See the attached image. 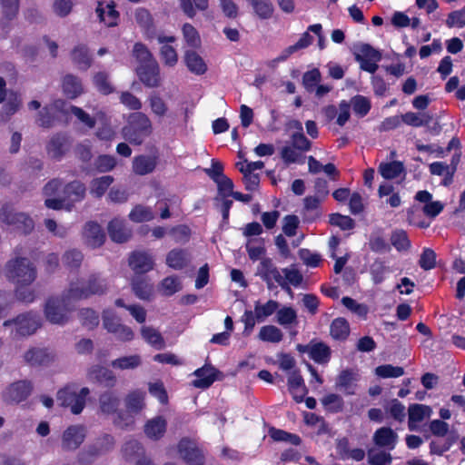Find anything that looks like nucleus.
Returning <instances> with one entry per match:
<instances>
[{
  "label": "nucleus",
  "instance_id": "obj_1",
  "mask_svg": "<svg viewBox=\"0 0 465 465\" xmlns=\"http://www.w3.org/2000/svg\"><path fill=\"white\" fill-rule=\"evenodd\" d=\"M7 277L16 285L15 296L25 302L35 300V292L28 286L36 278V269L26 258H15L6 264Z\"/></svg>",
  "mask_w": 465,
  "mask_h": 465
},
{
  "label": "nucleus",
  "instance_id": "obj_2",
  "mask_svg": "<svg viewBox=\"0 0 465 465\" xmlns=\"http://www.w3.org/2000/svg\"><path fill=\"white\" fill-rule=\"evenodd\" d=\"M61 113L67 114H73L79 122L92 129L95 125L96 119L104 120L105 114L104 112H98L94 117H92L89 114L84 112L82 108L68 104L63 100H56L53 104L47 106L41 112L38 123L43 127H49L52 125L54 117L56 114Z\"/></svg>",
  "mask_w": 465,
  "mask_h": 465
},
{
  "label": "nucleus",
  "instance_id": "obj_3",
  "mask_svg": "<svg viewBox=\"0 0 465 465\" xmlns=\"http://www.w3.org/2000/svg\"><path fill=\"white\" fill-rule=\"evenodd\" d=\"M107 289L105 280L97 274H92L87 282H71L67 290V298L86 299L92 295L103 294Z\"/></svg>",
  "mask_w": 465,
  "mask_h": 465
},
{
  "label": "nucleus",
  "instance_id": "obj_4",
  "mask_svg": "<svg viewBox=\"0 0 465 465\" xmlns=\"http://www.w3.org/2000/svg\"><path fill=\"white\" fill-rule=\"evenodd\" d=\"M75 301L67 298V291L62 297L50 298L45 306L46 320L53 324H64L69 319V312L73 310V302Z\"/></svg>",
  "mask_w": 465,
  "mask_h": 465
},
{
  "label": "nucleus",
  "instance_id": "obj_5",
  "mask_svg": "<svg viewBox=\"0 0 465 465\" xmlns=\"http://www.w3.org/2000/svg\"><path fill=\"white\" fill-rule=\"evenodd\" d=\"M152 133V123L143 113L132 114L128 125L123 129L124 139L134 144H141L143 138Z\"/></svg>",
  "mask_w": 465,
  "mask_h": 465
},
{
  "label": "nucleus",
  "instance_id": "obj_6",
  "mask_svg": "<svg viewBox=\"0 0 465 465\" xmlns=\"http://www.w3.org/2000/svg\"><path fill=\"white\" fill-rule=\"evenodd\" d=\"M63 197L49 198L45 200L46 207L54 210L66 209L71 210L73 204L84 199L85 194V186L78 181L72 182L64 186Z\"/></svg>",
  "mask_w": 465,
  "mask_h": 465
},
{
  "label": "nucleus",
  "instance_id": "obj_7",
  "mask_svg": "<svg viewBox=\"0 0 465 465\" xmlns=\"http://www.w3.org/2000/svg\"><path fill=\"white\" fill-rule=\"evenodd\" d=\"M89 394L87 388L79 389L76 385H68L57 393V401L61 405L70 407L74 414H79L85 404V398Z\"/></svg>",
  "mask_w": 465,
  "mask_h": 465
},
{
  "label": "nucleus",
  "instance_id": "obj_8",
  "mask_svg": "<svg viewBox=\"0 0 465 465\" xmlns=\"http://www.w3.org/2000/svg\"><path fill=\"white\" fill-rule=\"evenodd\" d=\"M145 392L141 390L131 391L125 398V406L129 412L126 417L119 414L114 423L121 428H127L134 424V420L133 414H137L144 407Z\"/></svg>",
  "mask_w": 465,
  "mask_h": 465
},
{
  "label": "nucleus",
  "instance_id": "obj_9",
  "mask_svg": "<svg viewBox=\"0 0 465 465\" xmlns=\"http://www.w3.org/2000/svg\"><path fill=\"white\" fill-rule=\"evenodd\" d=\"M15 325V331H12V335L15 337L28 336L36 331L41 326V319L39 315L35 313H26L17 316L12 321H5L4 322L5 327Z\"/></svg>",
  "mask_w": 465,
  "mask_h": 465
},
{
  "label": "nucleus",
  "instance_id": "obj_10",
  "mask_svg": "<svg viewBox=\"0 0 465 465\" xmlns=\"http://www.w3.org/2000/svg\"><path fill=\"white\" fill-rule=\"evenodd\" d=\"M1 220L24 233L31 232L34 228V221L27 214L13 213L12 207L7 204L2 207Z\"/></svg>",
  "mask_w": 465,
  "mask_h": 465
},
{
  "label": "nucleus",
  "instance_id": "obj_11",
  "mask_svg": "<svg viewBox=\"0 0 465 465\" xmlns=\"http://www.w3.org/2000/svg\"><path fill=\"white\" fill-rule=\"evenodd\" d=\"M180 457L189 465H203L204 456L193 440L182 439L177 446Z\"/></svg>",
  "mask_w": 465,
  "mask_h": 465
},
{
  "label": "nucleus",
  "instance_id": "obj_12",
  "mask_svg": "<svg viewBox=\"0 0 465 465\" xmlns=\"http://www.w3.org/2000/svg\"><path fill=\"white\" fill-rule=\"evenodd\" d=\"M258 275L267 283L269 289L272 288L273 282L284 286L282 272L273 264L271 259H262L258 266Z\"/></svg>",
  "mask_w": 465,
  "mask_h": 465
},
{
  "label": "nucleus",
  "instance_id": "obj_13",
  "mask_svg": "<svg viewBox=\"0 0 465 465\" xmlns=\"http://www.w3.org/2000/svg\"><path fill=\"white\" fill-rule=\"evenodd\" d=\"M86 437V430L82 425L68 427L62 436V448L65 450H74L80 447Z\"/></svg>",
  "mask_w": 465,
  "mask_h": 465
},
{
  "label": "nucleus",
  "instance_id": "obj_14",
  "mask_svg": "<svg viewBox=\"0 0 465 465\" xmlns=\"http://www.w3.org/2000/svg\"><path fill=\"white\" fill-rule=\"evenodd\" d=\"M32 385L29 381H20L12 383L4 392V399L10 402H20L25 400L32 391Z\"/></svg>",
  "mask_w": 465,
  "mask_h": 465
},
{
  "label": "nucleus",
  "instance_id": "obj_15",
  "mask_svg": "<svg viewBox=\"0 0 465 465\" xmlns=\"http://www.w3.org/2000/svg\"><path fill=\"white\" fill-rule=\"evenodd\" d=\"M140 80L148 87H156L160 84V71L156 61L141 64L137 69Z\"/></svg>",
  "mask_w": 465,
  "mask_h": 465
},
{
  "label": "nucleus",
  "instance_id": "obj_16",
  "mask_svg": "<svg viewBox=\"0 0 465 465\" xmlns=\"http://www.w3.org/2000/svg\"><path fill=\"white\" fill-rule=\"evenodd\" d=\"M288 390L296 402L303 401L307 393L304 381L298 370H293L288 374Z\"/></svg>",
  "mask_w": 465,
  "mask_h": 465
},
{
  "label": "nucleus",
  "instance_id": "obj_17",
  "mask_svg": "<svg viewBox=\"0 0 465 465\" xmlns=\"http://www.w3.org/2000/svg\"><path fill=\"white\" fill-rule=\"evenodd\" d=\"M372 440L376 446L390 451L394 450L398 441V435L391 428L382 427L374 432Z\"/></svg>",
  "mask_w": 465,
  "mask_h": 465
},
{
  "label": "nucleus",
  "instance_id": "obj_18",
  "mask_svg": "<svg viewBox=\"0 0 465 465\" xmlns=\"http://www.w3.org/2000/svg\"><path fill=\"white\" fill-rule=\"evenodd\" d=\"M129 264L135 273H145L153 268V259L146 252H134L129 258Z\"/></svg>",
  "mask_w": 465,
  "mask_h": 465
},
{
  "label": "nucleus",
  "instance_id": "obj_19",
  "mask_svg": "<svg viewBox=\"0 0 465 465\" xmlns=\"http://www.w3.org/2000/svg\"><path fill=\"white\" fill-rule=\"evenodd\" d=\"M158 42L163 45L161 47V58L163 63L168 66H174L178 61V55L175 49L169 45L168 43H173L175 41V37L173 35H159Z\"/></svg>",
  "mask_w": 465,
  "mask_h": 465
},
{
  "label": "nucleus",
  "instance_id": "obj_20",
  "mask_svg": "<svg viewBox=\"0 0 465 465\" xmlns=\"http://www.w3.org/2000/svg\"><path fill=\"white\" fill-rule=\"evenodd\" d=\"M156 155H139L133 160V171L138 175H145L153 172L157 165Z\"/></svg>",
  "mask_w": 465,
  "mask_h": 465
},
{
  "label": "nucleus",
  "instance_id": "obj_21",
  "mask_svg": "<svg viewBox=\"0 0 465 465\" xmlns=\"http://www.w3.org/2000/svg\"><path fill=\"white\" fill-rule=\"evenodd\" d=\"M191 262V255L184 249H173L166 255V264L173 270H182Z\"/></svg>",
  "mask_w": 465,
  "mask_h": 465
},
{
  "label": "nucleus",
  "instance_id": "obj_22",
  "mask_svg": "<svg viewBox=\"0 0 465 465\" xmlns=\"http://www.w3.org/2000/svg\"><path fill=\"white\" fill-rule=\"evenodd\" d=\"M432 410L430 407L423 404H412L409 407V429L415 430L418 424L425 418L431 415Z\"/></svg>",
  "mask_w": 465,
  "mask_h": 465
},
{
  "label": "nucleus",
  "instance_id": "obj_23",
  "mask_svg": "<svg viewBox=\"0 0 465 465\" xmlns=\"http://www.w3.org/2000/svg\"><path fill=\"white\" fill-rule=\"evenodd\" d=\"M108 232L115 242H124L131 237V230L126 227L124 221L117 218L109 223Z\"/></svg>",
  "mask_w": 465,
  "mask_h": 465
},
{
  "label": "nucleus",
  "instance_id": "obj_24",
  "mask_svg": "<svg viewBox=\"0 0 465 465\" xmlns=\"http://www.w3.org/2000/svg\"><path fill=\"white\" fill-rule=\"evenodd\" d=\"M196 379L193 385L196 388L206 389L210 387L216 379V370L212 366H203L196 370L193 373Z\"/></svg>",
  "mask_w": 465,
  "mask_h": 465
},
{
  "label": "nucleus",
  "instance_id": "obj_25",
  "mask_svg": "<svg viewBox=\"0 0 465 465\" xmlns=\"http://www.w3.org/2000/svg\"><path fill=\"white\" fill-rule=\"evenodd\" d=\"M114 7V4L111 2L109 4L99 3L96 8V14L100 21L107 26L117 25L119 14Z\"/></svg>",
  "mask_w": 465,
  "mask_h": 465
},
{
  "label": "nucleus",
  "instance_id": "obj_26",
  "mask_svg": "<svg viewBox=\"0 0 465 465\" xmlns=\"http://www.w3.org/2000/svg\"><path fill=\"white\" fill-rule=\"evenodd\" d=\"M166 425L167 422L163 417H154L146 422L144 433L150 439L158 440L163 436Z\"/></svg>",
  "mask_w": 465,
  "mask_h": 465
},
{
  "label": "nucleus",
  "instance_id": "obj_27",
  "mask_svg": "<svg viewBox=\"0 0 465 465\" xmlns=\"http://www.w3.org/2000/svg\"><path fill=\"white\" fill-rule=\"evenodd\" d=\"M275 319L277 323L285 329L297 325L298 323L297 312L292 306L279 307L276 312Z\"/></svg>",
  "mask_w": 465,
  "mask_h": 465
},
{
  "label": "nucleus",
  "instance_id": "obj_28",
  "mask_svg": "<svg viewBox=\"0 0 465 465\" xmlns=\"http://www.w3.org/2000/svg\"><path fill=\"white\" fill-rule=\"evenodd\" d=\"M53 359L54 354L43 348H33L25 354V361L32 365L47 364Z\"/></svg>",
  "mask_w": 465,
  "mask_h": 465
},
{
  "label": "nucleus",
  "instance_id": "obj_29",
  "mask_svg": "<svg viewBox=\"0 0 465 465\" xmlns=\"http://www.w3.org/2000/svg\"><path fill=\"white\" fill-rule=\"evenodd\" d=\"M88 375L91 380L96 381L104 386L113 387L115 384L114 374L104 367L95 366L90 370Z\"/></svg>",
  "mask_w": 465,
  "mask_h": 465
},
{
  "label": "nucleus",
  "instance_id": "obj_30",
  "mask_svg": "<svg viewBox=\"0 0 465 465\" xmlns=\"http://www.w3.org/2000/svg\"><path fill=\"white\" fill-rule=\"evenodd\" d=\"M310 358L319 364H326L331 358V349L323 342L310 343Z\"/></svg>",
  "mask_w": 465,
  "mask_h": 465
},
{
  "label": "nucleus",
  "instance_id": "obj_31",
  "mask_svg": "<svg viewBox=\"0 0 465 465\" xmlns=\"http://www.w3.org/2000/svg\"><path fill=\"white\" fill-rule=\"evenodd\" d=\"M67 150V138L60 134L54 136L47 145V153L49 156L54 159H60Z\"/></svg>",
  "mask_w": 465,
  "mask_h": 465
},
{
  "label": "nucleus",
  "instance_id": "obj_32",
  "mask_svg": "<svg viewBox=\"0 0 465 465\" xmlns=\"http://www.w3.org/2000/svg\"><path fill=\"white\" fill-rule=\"evenodd\" d=\"M84 236L88 243L93 247L103 244L105 235L101 226L96 223H88L84 227Z\"/></svg>",
  "mask_w": 465,
  "mask_h": 465
},
{
  "label": "nucleus",
  "instance_id": "obj_33",
  "mask_svg": "<svg viewBox=\"0 0 465 465\" xmlns=\"http://www.w3.org/2000/svg\"><path fill=\"white\" fill-rule=\"evenodd\" d=\"M184 59L190 72L201 75L207 71V64L195 51H187Z\"/></svg>",
  "mask_w": 465,
  "mask_h": 465
},
{
  "label": "nucleus",
  "instance_id": "obj_34",
  "mask_svg": "<svg viewBox=\"0 0 465 465\" xmlns=\"http://www.w3.org/2000/svg\"><path fill=\"white\" fill-rule=\"evenodd\" d=\"M279 307L280 303L275 300H268L264 303H262L259 301L255 302L253 311L258 318V322H263L266 318L274 313L276 314Z\"/></svg>",
  "mask_w": 465,
  "mask_h": 465
},
{
  "label": "nucleus",
  "instance_id": "obj_35",
  "mask_svg": "<svg viewBox=\"0 0 465 465\" xmlns=\"http://www.w3.org/2000/svg\"><path fill=\"white\" fill-rule=\"evenodd\" d=\"M330 334L334 340H346L350 334V324L348 321L341 317L334 319L330 326Z\"/></svg>",
  "mask_w": 465,
  "mask_h": 465
},
{
  "label": "nucleus",
  "instance_id": "obj_36",
  "mask_svg": "<svg viewBox=\"0 0 465 465\" xmlns=\"http://www.w3.org/2000/svg\"><path fill=\"white\" fill-rule=\"evenodd\" d=\"M455 170V166L449 165L442 162H434L430 164V173L433 175L443 176L444 180L442 184L445 186L451 183Z\"/></svg>",
  "mask_w": 465,
  "mask_h": 465
},
{
  "label": "nucleus",
  "instance_id": "obj_37",
  "mask_svg": "<svg viewBox=\"0 0 465 465\" xmlns=\"http://www.w3.org/2000/svg\"><path fill=\"white\" fill-rule=\"evenodd\" d=\"M114 445V438L109 434H104L96 439V440L88 448L87 453L91 456H97L110 450Z\"/></svg>",
  "mask_w": 465,
  "mask_h": 465
},
{
  "label": "nucleus",
  "instance_id": "obj_38",
  "mask_svg": "<svg viewBox=\"0 0 465 465\" xmlns=\"http://www.w3.org/2000/svg\"><path fill=\"white\" fill-rule=\"evenodd\" d=\"M258 338L265 342L279 343L283 339V332L275 325H264L260 329Z\"/></svg>",
  "mask_w": 465,
  "mask_h": 465
},
{
  "label": "nucleus",
  "instance_id": "obj_39",
  "mask_svg": "<svg viewBox=\"0 0 465 465\" xmlns=\"http://www.w3.org/2000/svg\"><path fill=\"white\" fill-rule=\"evenodd\" d=\"M63 90L68 98L74 99L83 93V86L77 77L69 74L64 78Z\"/></svg>",
  "mask_w": 465,
  "mask_h": 465
},
{
  "label": "nucleus",
  "instance_id": "obj_40",
  "mask_svg": "<svg viewBox=\"0 0 465 465\" xmlns=\"http://www.w3.org/2000/svg\"><path fill=\"white\" fill-rule=\"evenodd\" d=\"M113 182L114 177L111 175H104L94 179L90 183V193L97 198L102 197Z\"/></svg>",
  "mask_w": 465,
  "mask_h": 465
},
{
  "label": "nucleus",
  "instance_id": "obj_41",
  "mask_svg": "<svg viewBox=\"0 0 465 465\" xmlns=\"http://www.w3.org/2000/svg\"><path fill=\"white\" fill-rule=\"evenodd\" d=\"M181 8L183 13L190 18H193L196 10L205 11L209 3L208 0H180Z\"/></svg>",
  "mask_w": 465,
  "mask_h": 465
},
{
  "label": "nucleus",
  "instance_id": "obj_42",
  "mask_svg": "<svg viewBox=\"0 0 465 465\" xmlns=\"http://www.w3.org/2000/svg\"><path fill=\"white\" fill-rule=\"evenodd\" d=\"M141 335L146 342L154 348L160 350L164 347L163 338L156 329L149 326H143L141 329Z\"/></svg>",
  "mask_w": 465,
  "mask_h": 465
},
{
  "label": "nucleus",
  "instance_id": "obj_43",
  "mask_svg": "<svg viewBox=\"0 0 465 465\" xmlns=\"http://www.w3.org/2000/svg\"><path fill=\"white\" fill-rule=\"evenodd\" d=\"M22 104V100L17 94H10L5 104V113L0 114V124L5 123L11 115L15 114Z\"/></svg>",
  "mask_w": 465,
  "mask_h": 465
},
{
  "label": "nucleus",
  "instance_id": "obj_44",
  "mask_svg": "<svg viewBox=\"0 0 465 465\" xmlns=\"http://www.w3.org/2000/svg\"><path fill=\"white\" fill-rule=\"evenodd\" d=\"M404 171L403 164L401 162L382 163L379 166V172L385 179H394Z\"/></svg>",
  "mask_w": 465,
  "mask_h": 465
},
{
  "label": "nucleus",
  "instance_id": "obj_45",
  "mask_svg": "<svg viewBox=\"0 0 465 465\" xmlns=\"http://www.w3.org/2000/svg\"><path fill=\"white\" fill-rule=\"evenodd\" d=\"M73 61L81 69H87L90 67L92 59L89 54L88 49L85 45H77L72 52Z\"/></svg>",
  "mask_w": 465,
  "mask_h": 465
},
{
  "label": "nucleus",
  "instance_id": "obj_46",
  "mask_svg": "<svg viewBox=\"0 0 465 465\" xmlns=\"http://www.w3.org/2000/svg\"><path fill=\"white\" fill-rule=\"evenodd\" d=\"M249 258L257 261L265 253V247L262 239L250 238L245 244Z\"/></svg>",
  "mask_w": 465,
  "mask_h": 465
},
{
  "label": "nucleus",
  "instance_id": "obj_47",
  "mask_svg": "<svg viewBox=\"0 0 465 465\" xmlns=\"http://www.w3.org/2000/svg\"><path fill=\"white\" fill-rule=\"evenodd\" d=\"M141 362V357L135 354L118 358L113 361L111 365L114 369L133 370L140 366Z\"/></svg>",
  "mask_w": 465,
  "mask_h": 465
},
{
  "label": "nucleus",
  "instance_id": "obj_48",
  "mask_svg": "<svg viewBox=\"0 0 465 465\" xmlns=\"http://www.w3.org/2000/svg\"><path fill=\"white\" fill-rule=\"evenodd\" d=\"M342 304L357 315L359 318L365 320L369 313V308L366 304L359 303L357 301L351 297H343L341 299Z\"/></svg>",
  "mask_w": 465,
  "mask_h": 465
},
{
  "label": "nucleus",
  "instance_id": "obj_49",
  "mask_svg": "<svg viewBox=\"0 0 465 465\" xmlns=\"http://www.w3.org/2000/svg\"><path fill=\"white\" fill-rule=\"evenodd\" d=\"M355 114L359 117L365 116L371 109L370 100L362 95H355L349 103Z\"/></svg>",
  "mask_w": 465,
  "mask_h": 465
},
{
  "label": "nucleus",
  "instance_id": "obj_50",
  "mask_svg": "<svg viewBox=\"0 0 465 465\" xmlns=\"http://www.w3.org/2000/svg\"><path fill=\"white\" fill-rule=\"evenodd\" d=\"M348 441L343 439L338 443V450L342 459H352L356 461H361L365 457V452L361 449L348 450Z\"/></svg>",
  "mask_w": 465,
  "mask_h": 465
},
{
  "label": "nucleus",
  "instance_id": "obj_51",
  "mask_svg": "<svg viewBox=\"0 0 465 465\" xmlns=\"http://www.w3.org/2000/svg\"><path fill=\"white\" fill-rule=\"evenodd\" d=\"M312 36L308 32L304 33L296 44L284 50L283 54L278 58V60L284 61L294 52L308 47L312 43Z\"/></svg>",
  "mask_w": 465,
  "mask_h": 465
},
{
  "label": "nucleus",
  "instance_id": "obj_52",
  "mask_svg": "<svg viewBox=\"0 0 465 465\" xmlns=\"http://www.w3.org/2000/svg\"><path fill=\"white\" fill-rule=\"evenodd\" d=\"M372 281L375 284L382 282L391 272L390 268L382 261H375L370 269Z\"/></svg>",
  "mask_w": 465,
  "mask_h": 465
},
{
  "label": "nucleus",
  "instance_id": "obj_53",
  "mask_svg": "<svg viewBox=\"0 0 465 465\" xmlns=\"http://www.w3.org/2000/svg\"><path fill=\"white\" fill-rule=\"evenodd\" d=\"M159 288L163 295L171 296L182 289V283L178 277L169 276L162 281Z\"/></svg>",
  "mask_w": 465,
  "mask_h": 465
},
{
  "label": "nucleus",
  "instance_id": "obj_54",
  "mask_svg": "<svg viewBox=\"0 0 465 465\" xmlns=\"http://www.w3.org/2000/svg\"><path fill=\"white\" fill-rule=\"evenodd\" d=\"M130 220L135 223L148 222L154 218V214L151 208L136 205L129 214Z\"/></svg>",
  "mask_w": 465,
  "mask_h": 465
},
{
  "label": "nucleus",
  "instance_id": "obj_55",
  "mask_svg": "<svg viewBox=\"0 0 465 465\" xmlns=\"http://www.w3.org/2000/svg\"><path fill=\"white\" fill-rule=\"evenodd\" d=\"M251 4L255 14L261 19H268L273 14V5L271 0H253Z\"/></svg>",
  "mask_w": 465,
  "mask_h": 465
},
{
  "label": "nucleus",
  "instance_id": "obj_56",
  "mask_svg": "<svg viewBox=\"0 0 465 465\" xmlns=\"http://www.w3.org/2000/svg\"><path fill=\"white\" fill-rule=\"evenodd\" d=\"M119 405V399L113 392H105L100 397V408L104 413H113Z\"/></svg>",
  "mask_w": 465,
  "mask_h": 465
},
{
  "label": "nucleus",
  "instance_id": "obj_57",
  "mask_svg": "<svg viewBox=\"0 0 465 465\" xmlns=\"http://www.w3.org/2000/svg\"><path fill=\"white\" fill-rule=\"evenodd\" d=\"M148 102L153 114L158 117H163L166 115L168 105L159 94H153L150 95Z\"/></svg>",
  "mask_w": 465,
  "mask_h": 465
},
{
  "label": "nucleus",
  "instance_id": "obj_58",
  "mask_svg": "<svg viewBox=\"0 0 465 465\" xmlns=\"http://www.w3.org/2000/svg\"><path fill=\"white\" fill-rule=\"evenodd\" d=\"M133 290L137 297L145 300L152 295L153 285L141 277H137L133 282Z\"/></svg>",
  "mask_w": 465,
  "mask_h": 465
},
{
  "label": "nucleus",
  "instance_id": "obj_59",
  "mask_svg": "<svg viewBox=\"0 0 465 465\" xmlns=\"http://www.w3.org/2000/svg\"><path fill=\"white\" fill-rule=\"evenodd\" d=\"M375 374L383 379L387 378H398L404 374V370L400 366H392L391 364H385L378 366L375 369Z\"/></svg>",
  "mask_w": 465,
  "mask_h": 465
},
{
  "label": "nucleus",
  "instance_id": "obj_60",
  "mask_svg": "<svg viewBox=\"0 0 465 465\" xmlns=\"http://www.w3.org/2000/svg\"><path fill=\"white\" fill-rule=\"evenodd\" d=\"M368 461L371 465H389L391 462V456L385 450L371 449L368 451Z\"/></svg>",
  "mask_w": 465,
  "mask_h": 465
},
{
  "label": "nucleus",
  "instance_id": "obj_61",
  "mask_svg": "<svg viewBox=\"0 0 465 465\" xmlns=\"http://www.w3.org/2000/svg\"><path fill=\"white\" fill-rule=\"evenodd\" d=\"M355 59H365L371 60V62H380L381 59V54L370 45L364 44L359 47V52L356 54Z\"/></svg>",
  "mask_w": 465,
  "mask_h": 465
},
{
  "label": "nucleus",
  "instance_id": "obj_62",
  "mask_svg": "<svg viewBox=\"0 0 465 465\" xmlns=\"http://www.w3.org/2000/svg\"><path fill=\"white\" fill-rule=\"evenodd\" d=\"M82 324L88 329H93L99 324V316L92 309H83L79 312Z\"/></svg>",
  "mask_w": 465,
  "mask_h": 465
},
{
  "label": "nucleus",
  "instance_id": "obj_63",
  "mask_svg": "<svg viewBox=\"0 0 465 465\" xmlns=\"http://www.w3.org/2000/svg\"><path fill=\"white\" fill-rule=\"evenodd\" d=\"M300 224L298 216L290 214L282 219V232L288 237L296 235Z\"/></svg>",
  "mask_w": 465,
  "mask_h": 465
},
{
  "label": "nucleus",
  "instance_id": "obj_64",
  "mask_svg": "<svg viewBox=\"0 0 465 465\" xmlns=\"http://www.w3.org/2000/svg\"><path fill=\"white\" fill-rule=\"evenodd\" d=\"M183 35L186 43L193 46L197 47L201 44V38L197 30L190 24H184L183 26Z\"/></svg>",
  "mask_w": 465,
  "mask_h": 465
}]
</instances>
